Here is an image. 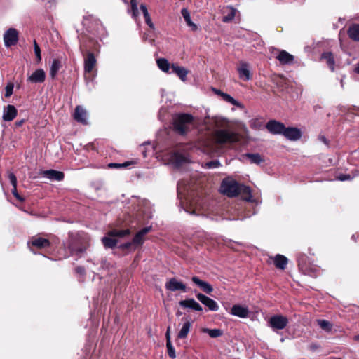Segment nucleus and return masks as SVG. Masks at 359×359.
Masks as SVG:
<instances>
[{
    "mask_svg": "<svg viewBox=\"0 0 359 359\" xmlns=\"http://www.w3.org/2000/svg\"><path fill=\"white\" fill-rule=\"evenodd\" d=\"M143 236L137 232L133 239V243L135 245H141L143 243Z\"/></svg>",
    "mask_w": 359,
    "mask_h": 359,
    "instance_id": "46",
    "label": "nucleus"
},
{
    "mask_svg": "<svg viewBox=\"0 0 359 359\" xmlns=\"http://www.w3.org/2000/svg\"><path fill=\"white\" fill-rule=\"evenodd\" d=\"M274 56L282 65H294L295 62V57L285 50H275Z\"/></svg>",
    "mask_w": 359,
    "mask_h": 359,
    "instance_id": "4",
    "label": "nucleus"
},
{
    "mask_svg": "<svg viewBox=\"0 0 359 359\" xmlns=\"http://www.w3.org/2000/svg\"><path fill=\"white\" fill-rule=\"evenodd\" d=\"M96 64V59L92 53H88L84 58V67H93Z\"/></svg>",
    "mask_w": 359,
    "mask_h": 359,
    "instance_id": "29",
    "label": "nucleus"
},
{
    "mask_svg": "<svg viewBox=\"0 0 359 359\" xmlns=\"http://www.w3.org/2000/svg\"><path fill=\"white\" fill-rule=\"evenodd\" d=\"M14 85L13 83H7L5 88V97H9L12 95L13 91Z\"/></svg>",
    "mask_w": 359,
    "mask_h": 359,
    "instance_id": "44",
    "label": "nucleus"
},
{
    "mask_svg": "<svg viewBox=\"0 0 359 359\" xmlns=\"http://www.w3.org/2000/svg\"><path fill=\"white\" fill-rule=\"evenodd\" d=\"M359 173L357 172L354 175L351 176L349 174H340L338 176H337V179L339 181H347V180H353L355 176L358 175Z\"/></svg>",
    "mask_w": 359,
    "mask_h": 359,
    "instance_id": "41",
    "label": "nucleus"
},
{
    "mask_svg": "<svg viewBox=\"0 0 359 359\" xmlns=\"http://www.w3.org/2000/svg\"><path fill=\"white\" fill-rule=\"evenodd\" d=\"M226 9L229 11V13H227V15L223 17L222 21L224 22H229L231 21L235 18L236 15V10L234 8L229 6L226 8Z\"/></svg>",
    "mask_w": 359,
    "mask_h": 359,
    "instance_id": "33",
    "label": "nucleus"
},
{
    "mask_svg": "<svg viewBox=\"0 0 359 359\" xmlns=\"http://www.w3.org/2000/svg\"><path fill=\"white\" fill-rule=\"evenodd\" d=\"M353 339L355 341H359V334L354 336Z\"/></svg>",
    "mask_w": 359,
    "mask_h": 359,
    "instance_id": "61",
    "label": "nucleus"
},
{
    "mask_svg": "<svg viewBox=\"0 0 359 359\" xmlns=\"http://www.w3.org/2000/svg\"><path fill=\"white\" fill-rule=\"evenodd\" d=\"M319 140H320L321 142H323V143H325V144H327V139H326V137H325V136H323V135H320V136L319 137Z\"/></svg>",
    "mask_w": 359,
    "mask_h": 359,
    "instance_id": "59",
    "label": "nucleus"
},
{
    "mask_svg": "<svg viewBox=\"0 0 359 359\" xmlns=\"http://www.w3.org/2000/svg\"><path fill=\"white\" fill-rule=\"evenodd\" d=\"M222 100L231 103L233 106L238 107L241 108L243 106L242 104L237 100H236L233 97H231L230 95L224 93L221 97Z\"/></svg>",
    "mask_w": 359,
    "mask_h": 359,
    "instance_id": "31",
    "label": "nucleus"
},
{
    "mask_svg": "<svg viewBox=\"0 0 359 359\" xmlns=\"http://www.w3.org/2000/svg\"><path fill=\"white\" fill-rule=\"evenodd\" d=\"M212 90L215 93V95H217L220 97H222V94L224 93L222 91L215 88H212Z\"/></svg>",
    "mask_w": 359,
    "mask_h": 359,
    "instance_id": "53",
    "label": "nucleus"
},
{
    "mask_svg": "<svg viewBox=\"0 0 359 359\" xmlns=\"http://www.w3.org/2000/svg\"><path fill=\"white\" fill-rule=\"evenodd\" d=\"M166 347L168 351V354L171 358H175L176 354L175 348L173 347L171 342L166 343Z\"/></svg>",
    "mask_w": 359,
    "mask_h": 359,
    "instance_id": "43",
    "label": "nucleus"
},
{
    "mask_svg": "<svg viewBox=\"0 0 359 359\" xmlns=\"http://www.w3.org/2000/svg\"><path fill=\"white\" fill-rule=\"evenodd\" d=\"M33 46H34V52L35 54V58L36 64H39L41 60V48L38 43H36V40H34L33 42Z\"/></svg>",
    "mask_w": 359,
    "mask_h": 359,
    "instance_id": "39",
    "label": "nucleus"
},
{
    "mask_svg": "<svg viewBox=\"0 0 359 359\" xmlns=\"http://www.w3.org/2000/svg\"><path fill=\"white\" fill-rule=\"evenodd\" d=\"M104 246L107 248H113L117 244V240L112 236H104L102 238Z\"/></svg>",
    "mask_w": 359,
    "mask_h": 359,
    "instance_id": "25",
    "label": "nucleus"
},
{
    "mask_svg": "<svg viewBox=\"0 0 359 359\" xmlns=\"http://www.w3.org/2000/svg\"><path fill=\"white\" fill-rule=\"evenodd\" d=\"M176 315H177V316H181V315H182V313H181L180 311H177V313H176Z\"/></svg>",
    "mask_w": 359,
    "mask_h": 359,
    "instance_id": "64",
    "label": "nucleus"
},
{
    "mask_svg": "<svg viewBox=\"0 0 359 359\" xmlns=\"http://www.w3.org/2000/svg\"><path fill=\"white\" fill-rule=\"evenodd\" d=\"M317 323L320 327L325 331L330 332L332 330V324L326 320L320 319L317 320Z\"/></svg>",
    "mask_w": 359,
    "mask_h": 359,
    "instance_id": "36",
    "label": "nucleus"
},
{
    "mask_svg": "<svg viewBox=\"0 0 359 359\" xmlns=\"http://www.w3.org/2000/svg\"><path fill=\"white\" fill-rule=\"evenodd\" d=\"M18 41V32L14 28L8 29L4 34V41L6 47L14 46Z\"/></svg>",
    "mask_w": 359,
    "mask_h": 359,
    "instance_id": "6",
    "label": "nucleus"
},
{
    "mask_svg": "<svg viewBox=\"0 0 359 359\" xmlns=\"http://www.w3.org/2000/svg\"><path fill=\"white\" fill-rule=\"evenodd\" d=\"M46 78V73L42 69H37L28 76V81L31 83H42Z\"/></svg>",
    "mask_w": 359,
    "mask_h": 359,
    "instance_id": "16",
    "label": "nucleus"
},
{
    "mask_svg": "<svg viewBox=\"0 0 359 359\" xmlns=\"http://www.w3.org/2000/svg\"><path fill=\"white\" fill-rule=\"evenodd\" d=\"M348 34L351 39L359 41V25H351L348 30Z\"/></svg>",
    "mask_w": 359,
    "mask_h": 359,
    "instance_id": "24",
    "label": "nucleus"
},
{
    "mask_svg": "<svg viewBox=\"0 0 359 359\" xmlns=\"http://www.w3.org/2000/svg\"><path fill=\"white\" fill-rule=\"evenodd\" d=\"M164 72L168 74H176L182 81H185L186 76L188 73L187 69H161Z\"/></svg>",
    "mask_w": 359,
    "mask_h": 359,
    "instance_id": "20",
    "label": "nucleus"
},
{
    "mask_svg": "<svg viewBox=\"0 0 359 359\" xmlns=\"http://www.w3.org/2000/svg\"><path fill=\"white\" fill-rule=\"evenodd\" d=\"M202 332L203 333H207L212 338H217L223 334V332L220 329H208V328H203Z\"/></svg>",
    "mask_w": 359,
    "mask_h": 359,
    "instance_id": "30",
    "label": "nucleus"
},
{
    "mask_svg": "<svg viewBox=\"0 0 359 359\" xmlns=\"http://www.w3.org/2000/svg\"><path fill=\"white\" fill-rule=\"evenodd\" d=\"M249 309L247 306L235 304L231 307V314L239 318H245L249 315Z\"/></svg>",
    "mask_w": 359,
    "mask_h": 359,
    "instance_id": "14",
    "label": "nucleus"
},
{
    "mask_svg": "<svg viewBox=\"0 0 359 359\" xmlns=\"http://www.w3.org/2000/svg\"><path fill=\"white\" fill-rule=\"evenodd\" d=\"M9 181L13 187H17V178L13 172H9L8 175Z\"/></svg>",
    "mask_w": 359,
    "mask_h": 359,
    "instance_id": "47",
    "label": "nucleus"
},
{
    "mask_svg": "<svg viewBox=\"0 0 359 359\" xmlns=\"http://www.w3.org/2000/svg\"><path fill=\"white\" fill-rule=\"evenodd\" d=\"M196 297L198 299V300H199L203 304L207 306L209 310L212 311H218L219 306L215 300L209 298L208 297L201 293L196 294Z\"/></svg>",
    "mask_w": 359,
    "mask_h": 359,
    "instance_id": "9",
    "label": "nucleus"
},
{
    "mask_svg": "<svg viewBox=\"0 0 359 359\" xmlns=\"http://www.w3.org/2000/svg\"><path fill=\"white\" fill-rule=\"evenodd\" d=\"M13 195L18 199L19 201H24V198L19 195L17 191V187H13V189L11 190Z\"/></svg>",
    "mask_w": 359,
    "mask_h": 359,
    "instance_id": "49",
    "label": "nucleus"
},
{
    "mask_svg": "<svg viewBox=\"0 0 359 359\" xmlns=\"http://www.w3.org/2000/svg\"><path fill=\"white\" fill-rule=\"evenodd\" d=\"M123 166H125V165L124 164L121 165V164H118V163H109V168H120V167H123Z\"/></svg>",
    "mask_w": 359,
    "mask_h": 359,
    "instance_id": "56",
    "label": "nucleus"
},
{
    "mask_svg": "<svg viewBox=\"0 0 359 359\" xmlns=\"http://www.w3.org/2000/svg\"><path fill=\"white\" fill-rule=\"evenodd\" d=\"M65 65V58L64 57H54L52 60L51 67H61Z\"/></svg>",
    "mask_w": 359,
    "mask_h": 359,
    "instance_id": "38",
    "label": "nucleus"
},
{
    "mask_svg": "<svg viewBox=\"0 0 359 359\" xmlns=\"http://www.w3.org/2000/svg\"><path fill=\"white\" fill-rule=\"evenodd\" d=\"M240 184L234 180L225 179L220 186V191L229 197H235L239 194Z\"/></svg>",
    "mask_w": 359,
    "mask_h": 359,
    "instance_id": "3",
    "label": "nucleus"
},
{
    "mask_svg": "<svg viewBox=\"0 0 359 359\" xmlns=\"http://www.w3.org/2000/svg\"><path fill=\"white\" fill-rule=\"evenodd\" d=\"M170 161L176 167L181 166L184 163L187 161V158L185 156L180 153L175 152L170 155Z\"/></svg>",
    "mask_w": 359,
    "mask_h": 359,
    "instance_id": "19",
    "label": "nucleus"
},
{
    "mask_svg": "<svg viewBox=\"0 0 359 359\" xmlns=\"http://www.w3.org/2000/svg\"><path fill=\"white\" fill-rule=\"evenodd\" d=\"M181 13H182L185 22H187V25L192 27L193 29H196L197 26L196 24H194L191 21V17H190V13H189V11L187 8H184L182 9Z\"/></svg>",
    "mask_w": 359,
    "mask_h": 359,
    "instance_id": "27",
    "label": "nucleus"
},
{
    "mask_svg": "<svg viewBox=\"0 0 359 359\" xmlns=\"http://www.w3.org/2000/svg\"><path fill=\"white\" fill-rule=\"evenodd\" d=\"M191 327V323L189 320L187 319L184 323L182 328L180 329L177 337L179 339H184L187 337Z\"/></svg>",
    "mask_w": 359,
    "mask_h": 359,
    "instance_id": "22",
    "label": "nucleus"
},
{
    "mask_svg": "<svg viewBox=\"0 0 359 359\" xmlns=\"http://www.w3.org/2000/svg\"><path fill=\"white\" fill-rule=\"evenodd\" d=\"M240 79L243 81H248L251 79L252 74L249 69H238Z\"/></svg>",
    "mask_w": 359,
    "mask_h": 359,
    "instance_id": "35",
    "label": "nucleus"
},
{
    "mask_svg": "<svg viewBox=\"0 0 359 359\" xmlns=\"http://www.w3.org/2000/svg\"><path fill=\"white\" fill-rule=\"evenodd\" d=\"M241 193L248 195V196L245 198V201H252V196L251 194V189L249 187L245 186L243 184H240L239 194H241Z\"/></svg>",
    "mask_w": 359,
    "mask_h": 359,
    "instance_id": "34",
    "label": "nucleus"
},
{
    "mask_svg": "<svg viewBox=\"0 0 359 359\" xmlns=\"http://www.w3.org/2000/svg\"><path fill=\"white\" fill-rule=\"evenodd\" d=\"M166 343L171 342L170 327H168L165 333Z\"/></svg>",
    "mask_w": 359,
    "mask_h": 359,
    "instance_id": "51",
    "label": "nucleus"
},
{
    "mask_svg": "<svg viewBox=\"0 0 359 359\" xmlns=\"http://www.w3.org/2000/svg\"><path fill=\"white\" fill-rule=\"evenodd\" d=\"M17 114L16 108L13 105L8 104L4 109L2 118L5 121H11L16 117Z\"/></svg>",
    "mask_w": 359,
    "mask_h": 359,
    "instance_id": "15",
    "label": "nucleus"
},
{
    "mask_svg": "<svg viewBox=\"0 0 359 359\" xmlns=\"http://www.w3.org/2000/svg\"><path fill=\"white\" fill-rule=\"evenodd\" d=\"M285 125L275 120H270L266 125V128L269 133L273 135H283Z\"/></svg>",
    "mask_w": 359,
    "mask_h": 359,
    "instance_id": "7",
    "label": "nucleus"
},
{
    "mask_svg": "<svg viewBox=\"0 0 359 359\" xmlns=\"http://www.w3.org/2000/svg\"><path fill=\"white\" fill-rule=\"evenodd\" d=\"M244 157L247 158L252 164L259 165L264 161V158L259 154L248 153L244 155Z\"/></svg>",
    "mask_w": 359,
    "mask_h": 359,
    "instance_id": "23",
    "label": "nucleus"
},
{
    "mask_svg": "<svg viewBox=\"0 0 359 359\" xmlns=\"http://www.w3.org/2000/svg\"><path fill=\"white\" fill-rule=\"evenodd\" d=\"M222 100L231 103L233 106L238 107L241 108L243 106L242 104L237 100H236L233 97H231L230 95L224 93L221 97Z\"/></svg>",
    "mask_w": 359,
    "mask_h": 359,
    "instance_id": "32",
    "label": "nucleus"
},
{
    "mask_svg": "<svg viewBox=\"0 0 359 359\" xmlns=\"http://www.w3.org/2000/svg\"><path fill=\"white\" fill-rule=\"evenodd\" d=\"M193 121V116L189 114H180L174 118V128L179 133L183 135L187 133L189 126Z\"/></svg>",
    "mask_w": 359,
    "mask_h": 359,
    "instance_id": "2",
    "label": "nucleus"
},
{
    "mask_svg": "<svg viewBox=\"0 0 359 359\" xmlns=\"http://www.w3.org/2000/svg\"><path fill=\"white\" fill-rule=\"evenodd\" d=\"M165 287L166 290L171 291V292H175V291L186 292V285L182 282L178 281L175 278H170L165 283Z\"/></svg>",
    "mask_w": 359,
    "mask_h": 359,
    "instance_id": "11",
    "label": "nucleus"
},
{
    "mask_svg": "<svg viewBox=\"0 0 359 359\" xmlns=\"http://www.w3.org/2000/svg\"><path fill=\"white\" fill-rule=\"evenodd\" d=\"M289 320L286 316L274 315L269 319V323L273 330H283L288 324Z\"/></svg>",
    "mask_w": 359,
    "mask_h": 359,
    "instance_id": "5",
    "label": "nucleus"
},
{
    "mask_svg": "<svg viewBox=\"0 0 359 359\" xmlns=\"http://www.w3.org/2000/svg\"><path fill=\"white\" fill-rule=\"evenodd\" d=\"M214 139L219 144L235 143L239 141L240 136L238 133L234 131L227 129H219L215 131Z\"/></svg>",
    "mask_w": 359,
    "mask_h": 359,
    "instance_id": "1",
    "label": "nucleus"
},
{
    "mask_svg": "<svg viewBox=\"0 0 359 359\" xmlns=\"http://www.w3.org/2000/svg\"><path fill=\"white\" fill-rule=\"evenodd\" d=\"M220 165V162L217 160L211 161L205 163V167L209 169L217 168Z\"/></svg>",
    "mask_w": 359,
    "mask_h": 359,
    "instance_id": "45",
    "label": "nucleus"
},
{
    "mask_svg": "<svg viewBox=\"0 0 359 359\" xmlns=\"http://www.w3.org/2000/svg\"><path fill=\"white\" fill-rule=\"evenodd\" d=\"M130 4L133 17L137 18L139 15L137 0H130Z\"/></svg>",
    "mask_w": 359,
    "mask_h": 359,
    "instance_id": "42",
    "label": "nucleus"
},
{
    "mask_svg": "<svg viewBox=\"0 0 359 359\" xmlns=\"http://www.w3.org/2000/svg\"><path fill=\"white\" fill-rule=\"evenodd\" d=\"M73 117L75 121L83 125L88 124L87 111L81 105L76 107Z\"/></svg>",
    "mask_w": 359,
    "mask_h": 359,
    "instance_id": "10",
    "label": "nucleus"
},
{
    "mask_svg": "<svg viewBox=\"0 0 359 359\" xmlns=\"http://www.w3.org/2000/svg\"><path fill=\"white\" fill-rule=\"evenodd\" d=\"M132 244H133V243H130V242H128V243H123L121 245V248H123V249H128L130 248V246L132 245Z\"/></svg>",
    "mask_w": 359,
    "mask_h": 359,
    "instance_id": "54",
    "label": "nucleus"
},
{
    "mask_svg": "<svg viewBox=\"0 0 359 359\" xmlns=\"http://www.w3.org/2000/svg\"><path fill=\"white\" fill-rule=\"evenodd\" d=\"M43 177H46L50 180L60 182L63 180L65 175L61 171L55 170H47L41 172Z\"/></svg>",
    "mask_w": 359,
    "mask_h": 359,
    "instance_id": "13",
    "label": "nucleus"
},
{
    "mask_svg": "<svg viewBox=\"0 0 359 359\" xmlns=\"http://www.w3.org/2000/svg\"><path fill=\"white\" fill-rule=\"evenodd\" d=\"M191 280L207 294H210L213 291V287L210 284L206 281L201 280L197 276H193Z\"/></svg>",
    "mask_w": 359,
    "mask_h": 359,
    "instance_id": "18",
    "label": "nucleus"
},
{
    "mask_svg": "<svg viewBox=\"0 0 359 359\" xmlns=\"http://www.w3.org/2000/svg\"><path fill=\"white\" fill-rule=\"evenodd\" d=\"M184 210L187 212H188V213H189V214H191V215H194V214H195V210L189 211V210L185 209V208H184Z\"/></svg>",
    "mask_w": 359,
    "mask_h": 359,
    "instance_id": "60",
    "label": "nucleus"
},
{
    "mask_svg": "<svg viewBox=\"0 0 359 359\" xmlns=\"http://www.w3.org/2000/svg\"><path fill=\"white\" fill-rule=\"evenodd\" d=\"M179 304L183 308H189L196 311H201L203 310L202 306L192 298L181 300Z\"/></svg>",
    "mask_w": 359,
    "mask_h": 359,
    "instance_id": "17",
    "label": "nucleus"
},
{
    "mask_svg": "<svg viewBox=\"0 0 359 359\" xmlns=\"http://www.w3.org/2000/svg\"><path fill=\"white\" fill-rule=\"evenodd\" d=\"M27 244L30 250H32L31 245L39 249H42L49 247L50 242L46 238L34 236L31 238Z\"/></svg>",
    "mask_w": 359,
    "mask_h": 359,
    "instance_id": "12",
    "label": "nucleus"
},
{
    "mask_svg": "<svg viewBox=\"0 0 359 359\" xmlns=\"http://www.w3.org/2000/svg\"><path fill=\"white\" fill-rule=\"evenodd\" d=\"M96 69H84V77L89 79L91 75H93Z\"/></svg>",
    "mask_w": 359,
    "mask_h": 359,
    "instance_id": "48",
    "label": "nucleus"
},
{
    "mask_svg": "<svg viewBox=\"0 0 359 359\" xmlns=\"http://www.w3.org/2000/svg\"><path fill=\"white\" fill-rule=\"evenodd\" d=\"M58 69H50V75L52 78H55L57 74Z\"/></svg>",
    "mask_w": 359,
    "mask_h": 359,
    "instance_id": "52",
    "label": "nucleus"
},
{
    "mask_svg": "<svg viewBox=\"0 0 359 359\" xmlns=\"http://www.w3.org/2000/svg\"><path fill=\"white\" fill-rule=\"evenodd\" d=\"M340 83H341V88H344V80H343V79H341Z\"/></svg>",
    "mask_w": 359,
    "mask_h": 359,
    "instance_id": "62",
    "label": "nucleus"
},
{
    "mask_svg": "<svg viewBox=\"0 0 359 359\" xmlns=\"http://www.w3.org/2000/svg\"><path fill=\"white\" fill-rule=\"evenodd\" d=\"M156 64L158 65V67H178L177 66H175L174 64H172V66L170 67V65L168 60L165 58L157 59Z\"/></svg>",
    "mask_w": 359,
    "mask_h": 359,
    "instance_id": "40",
    "label": "nucleus"
},
{
    "mask_svg": "<svg viewBox=\"0 0 359 359\" xmlns=\"http://www.w3.org/2000/svg\"><path fill=\"white\" fill-rule=\"evenodd\" d=\"M309 348H310V349L311 351H314L317 350L319 348V346L317 344H311L309 346Z\"/></svg>",
    "mask_w": 359,
    "mask_h": 359,
    "instance_id": "57",
    "label": "nucleus"
},
{
    "mask_svg": "<svg viewBox=\"0 0 359 359\" xmlns=\"http://www.w3.org/2000/svg\"><path fill=\"white\" fill-rule=\"evenodd\" d=\"M320 60L322 61L325 62V63L330 66L332 67L334 65V59L332 53L326 52L322 54Z\"/></svg>",
    "mask_w": 359,
    "mask_h": 359,
    "instance_id": "28",
    "label": "nucleus"
},
{
    "mask_svg": "<svg viewBox=\"0 0 359 359\" xmlns=\"http://www.w3.org/2000/svg\"><path fill=\"white\" fill-rule=\"evenodd\" d=\"M130 231L128 229L126 230H114L109 232L108 235L112 237H124L129 234Z\"/></svg>",
    "mask_w": 359,
    "mask_h": 359,
    "instance_id": "37",
    "label": "nucleus"
},
{
    "mask_svg": "<svg viewBox=\"0 0 359 359\" xmlns=\"http://www.w3.org/2000/svg\"><path fill=\"white\" fill-rule=\"evenodd\" d=\"M76 271L77 273H79L81 274L84 273V271H85L83 267H81V266L77 267L76 269Z\"/></svg>",
    "mask_w": 359,
    "mask_h": 359,
    "instance_id": "58",
    "label": "nucleus"
},
{
    "mask_svg": "<svg viewBox=\"0 0 359 359\" xmlns=\"http://www.w3.org/2000/svg\"><path fill=\"white\" fill-rule=\"evenodd\" d=\"M283 135L289 140L297 141L302 137V131L295 127H285Z\"/></svg>",
    "mask_w": 359,
    "mask_h": 359,
    "instance_id": "8",
    "label": "nucleus"
},
{
    "mask_svg": "<svg viewBox=\"0 0 359 359\" xmlns=\"http://www.w3.org/2000/svg\"><path fill=\"white\" fill-rule=\"evenodd\" d=\"M275 266L280 269H285L287 264V258L282 255H276L273 259Z\"/></svg>",
    "mask_w": 359,
    "mask_h": 359,
    "instance_id": "21",
    "label": "nucleus"
},
{
    "mask_svg": "<svg viewBox=\"0 0 359 359\" xmlns=\"http://www.w3.org/2000/svg\"><path fill=\"white\" fill-rule=\"evenodd\" d=\"M358 75H359V69H354L353 73V76L354 77V79L356 80H359V79L357 77Z\"/></svg>",
    "mask_w": 359,
    "mask_h": 359,
    "instance_id": "55",
    "label": "nucleus"
},
{
    "mask_svg": "<svg viewBox=\"0 0 359 359\" xmlns=\"http://www.w3.org/2000/svg\"><path fill=\"white\" fill-rule=\"evenodd\" d=\"M140 9L142 11L143 15L145 19L146 24L151 28L154 29V25L151 21V17L149 14L148 10L144 4L140 5Z\"/></svg>",
    "mask_w": 359,
    "mask_h": 359,
    "instance_id": "26",
    "label": "nucleus"
},
{
    "mask_svg": "<svg viewBox=\"0 0 359 359\" xmlns=\"http://www.w3.org/2000/svg\"><path fill=\"white\" fill-rule=\"evenodd\" d=\"M151 226L144 227L142 229H141L140 231H138L142 236H144L145 234H147L148 232L151 230Z\"/></svg>",
    "mask_w": 359,
    "mask_h": 359,
    "instance_id": "50",
    "label": "nucleus"
},
{
    "mask_svg": "<svg viewBox=\"0 0 359 359\" xmlns=\"http://www.w3.org/2000/svg\"><path fill=\"white\" fill-rule=\"evenodd\" d=\"M22 122H23V121H19V122L16 123V124H17L18 126H21V125H22Z\"/></svg>",
    "mask_w": 359,
    "mask_h": 359,
    "instance_id": "63",
    "label": "nucleus"
}]
</instances>
